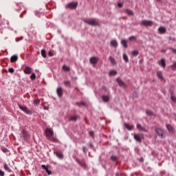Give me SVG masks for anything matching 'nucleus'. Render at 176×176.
I'll return each mask as SVG.
<instances>
[{"instance_id":"26","label":"nucleus","mask_w":176,"mask_h":176,"mask_svg":"<svg viewBox=\"0 0 176 176\" xmlns=\"http://www.w3.org/2000/svg\"><path fill=\"white\" fill-rule=\"evenodd\" d=\"M110 43L113 47H118V41L116 40H112Z\"/></svg>"},{"instance_id":"16","label":"nucleus","mask_w":176,"mask_h":176,"mask_svg":"<svg viewBox=\"0 0 176 176\" xmlns=\"http://www.w3.org/2000/svg\"><path fill=\"white\" fill-rule=\"evenodd\" d=\"M80 119V116H74L71 117L69 120V122H76L77 120H79Z\"/></svg>"},{"instance_id":"23","label":"nucleus","mask_w":176,"mask_h":176,"mask_svg":"<svg viewBox=\"0 0 176 176\" xmlns=\"http://www.w3.org/2000/svg\"><path fill=\"white\" fill-rule=\"evenodd\" d=\"M157 76L161 80H163V79H164V77H163V73L162 72H157Z\"/></svg>"},{"instance_id":"56","label":"nucleus","mask_w":176,"mask_h":176,"mask_svg":"<svg viewBox=\"0 0 176 176\" xmlns=\"http://www.w3.org/2000/svg\"><path fill=\"white\" fill-rule=\"evenodd\" d=\"M89 146H90L91 149H93L94 148V145H93V144H91V143L89 144Z\"/></svg>"},{"instance_id":"52","label":"nucleus","mask_w":176,"mask_h":176,"mask_svg":"<svg viewBox=\"0 0 176 176\" xmlns=\"http://www.w3.org/2000/svg\"><path fill=\"white\" fill-rule=\"evenodd\" d=\"M0 176H5V172L0 170Z\"/></svg>"},{"instance_id":"19","label":"nucleus","mask_w":176,"mask_h":176,"mask_svg":"<svg viewBox=\"0 0 176 176\" xmlns=\"http://www.w3.org/2000/svg\"><path fill=\"white\" fill-rule=\"evenodd\" d=\"M121 45H122L124 49H127L129 47V45H127V40L126 39L121 40Z\"/></svg>"},{"instance_id":"59","label":"nucleus","mask_w":176,"mask_h":176,"mask_svg":"<svg viewBox=\"0 0 176 176\" xmlns=\"http://www.w3.org/2000/svg\"><path fill=\"white\" fill-rule=\"evenodd\" d=\"M170 93L171 96H174V91H170Z\"/></svg>"},{"instance_id":"9","label":"nucleus","mask_w":176,"mask_h":176,"mask_svg":"<svg viewBox=\"0 0 176 176\" xmlns=\"http://www.w3.org/2000/svg\"><path fill=\"white\" fill-rule=\"evenodd\" d=\"M89 63L90 64H91L92 65H97V63H98V58L96 56H92L90 59H89Z\"/></svg>"},{"instance_id":"53","label":"nucleus","mask_w":176,"mask_h":176,"mask_svg":"<svg viewBox=\"0 0 176 176\" xmlns=\"http://www.w3.org/2000/svg\"><path fill=\"white\" fill-rule=\"evenodd\" d=\"M118 8H123V3H118Z\"/></svg>"},{"instance_id":"29","label":"nucleus","mask_w":176,"mask_h":176,"mask_svg":"<svg viewBox=\"0 0 176 176\" xmlns=\"http://www.w3.org/2000/svg\"><path fill=\"white\" fill-rule=\"evenodd\" d=\"M62 68L65 72H69V71H71V68L65 65H64Z\"/></svg>"},{"instance_id":"50","label":"nucleus","mask_w":176,"mask_h":176,"mask_svg":"<svg viewBox=\"0 0 176 176\" xmlns=\"http://www.w3.org/2000/svg\"><path fill=\"white\" fill-rule=\"evenodd\" d=\"M169 49H170V50H171L173 52V53H175V54H176V50L175 49H174L173 47H170Z\"/></svg>"},{"instance_id":"48","label":"nucleus","mask_w":176,"mask_h":176,"mask_svg":"<svg viewBox=\"0 0 176 176\" xmlns=\"http://www.w3.org/2000/svg\"><path fill=\"white\" fill-rule=\"evenodd\" d=\"M102 90H104V91H108V88H107V87H105L104 85H103V86L102 87Z\"/></svg>"},{"instance_id":"30","label":"nucleus","mask_w":176,"mask_h":176,"mask_svg":"<svg viewBox=\"0 0 176 176\" xmlns=\"http://www.w3.org/2000/svg\"><path fill=\"white\" fill-rule=\"evenodd\" d=\"M109 60L111 64H112V65H115L116 64V60H115V58L112 56H109Z\"/></svg>"},{"instance_id":"25","label":"nucleus","mask_w":176,"mask_h":176,"mask_svg":"<svg viewBox=\"0 0 176 176\" xmlns=\"http://www.w3.org/2000/svg\"><path fill=\"white\" fill-rule=\"evenodd\" d=\"M115 75H118L116 70H111L109 73V76H115Z\"/></svg>"},{"instance_id":"55","label":"nucleus","mask_w":176,"mask_h":176,"mask_svg":"<svg viewBox=\"0 0 176 176\" xmlns=\"http://www.w3.org/2000/svg\"><path fill=\"white\" fill-rule=\"evenodd\" d=\"M76 105L78 107H82V104L80 102H76Z\"/></svg>"},{"instance_id":"33","label":"nucleus","mask_w":176,"mask_h":176,"mask_svg":"<svg viewBox=\"0 0 176 176\" xmlns=\"http://www.w3.org/2000/svg\"><path fill=\"white\" fill-rule=\"evenodd\" d=\"M126 13H127L129 16H134V13L133 12V11L131 10L126 9Z\"/></svg>"},{"instance_id":"24","label":"nucleus","mask_w":176,"mask_h":176,"mask_svg":"<svg viewBox=\"0 0 176 176\" xmlns=\"http://www.w3.org/2000/svg\"><path fill=\"white\" fill-rule=\"evenodd\" d=\"M102 99L104 102H109V96H108L103 95Z\"/></svg>"},{"instance_id":"22","label":"nucleus","mask_w":176,"mask_h":176,"mask_svg":"<svg viewBox=\"0 0 176 176\" xmlns=\"http://www.w3.org/2000/svg\"><path fill=\"white\" fill-rule=\"evenodd\" d=\"M54 153L56 155V156H57V157H59L60 159H64V155H63V153L57 151H54Z\"/></svg>"},{"instance_id":"17","label":"nucleus","mask_w":176,"mask_h":176,"mask_svg":"<svg viewBox=\"0 0 176 176\" xmlns=\"http://www.w3.org/2000/svg\"><path fill=\"white\" fill-rule=\"evenodd\" d=\"M124 127H126V129H128L129 131H131V130L134 129V125H130L126 122L124 123Z\"/></svg>"},{"instance_id":"61","label":"nucleus","mask_w":176,"mask_h":176,"mask_svg":"<svg viewBox=\"0 0 176 176\" xmlns=\"http://www.w3.org/2000/svg\"><path fill=\"white\" fill-rule=\"evenodd\" d=\"M116 176H119V173H116Z\"/></svg>"},{"instance_id":"32","label":"nucleus","mask_w":176,"mask_h":176,"mask_svg":"<svg viewBox=\"0 0 176 176\" xmlns=\"http://www.w3.org/2000/svg\"><path fill=\"white\" fill-rule=\"evenodd\" d=\"M4 170L8 171V173H12V169L9 168V166H8L6 164H4Z\"/></svg>"},{"instance_id":"2","label":"nucleus","mask_w":176,"mask_h":176,"mask_svg":"<svg viewBox=\"0 0 176 176\" xmlns=\"http://www.w3.org/2000/svg\"><path fill=\"white\" fill-rule=\"evenodd\" d=\"M84 23H85L86 24H88L89 25H92V26L100 25V23H98V22H96L95 19H85L84 20Z\"/></svg>"},{"instance_id":"14","label":"nucleus","mask_w":176,"mask_h":176,"mask_svg":"<svg viewBox=\"0 0 176 176\" xmlns=\"http://www.w3.org/2000/svg\"><path fill=\"white\" fill-rule=\"evenodd\" d=\"M76 162H77L83 168H87V164H86V162H82L79 159H76Z\"/></svg>"},{"instance_id":"13","label":"nucleus","mask_w":176,"mask_h":176,"mask_svg":"<svg viewBox=\"0 0 176 176\" xmlns=\"http://www.w3.org/2000/svg\"><path fill=\"white\" fill-rule=\"evenodd\" d=\"M41 167L46 171L48 175H52V171L49 170V166L41 165Z\"/></svg>"},{"instance_id":"12","label":"nucleus","mask_w":176,"mask_h":176,"mask_svg":"<svg viewBox=\"0 0 176 176\" xmlns=\"http://www.w3.org/2000/svg\"><path fill=\"white\" fill-rule=\"evenodd\" d=\"M136 127L139 131H143L144 133H148V130L145 127L142 126L141 124H137Z\"/></svg>"},{"instance_id":"37","label":"nucleus","mask_w":176,"mask_h":176,"mask_svg":"<svg viewBox=\"0 0 176 176\" xmlns=\"http://www.w3.org/2000/svg\"><path fill=\"white\" fill-rule=\"evenodd\" d=\"M172 71H176V62H173V64L170 65Z\"/></svg>"},{"instance_id":"41","label":"nucleus","mask_w":176,"mask_h":176,"mask_svg":"<svg viewBox=\"0 0 176 176\" xmlns=\"http://www.w3.org/2000/svg\"><path fill=\"white\" fill-rule=\"evenodd\" d=\"M1 151L4 153H8V152H9V150H8V148H5V147H1Z\"/></svg>"},{"instance_id":"31","label":"nucleus","mask_w":176,"mask_h":176,"mask_svg":"<svg viewBox=\"0 0 176 176\" xmlns=\"http://www.w3.org/2000/svg\"><path fill=\"white\" fill-rule=\"evenodd\" d=\"M146 114L147 115V116H155V113H153L152 111L148 109L146 110Z\"/></svg>"},{"instance_id":"27","label":"nucleus","mask_w":176,"mask_h":176,"mask_svg":"<svg viewBox=\"0 0 176 176\" xmlns=\"http://www.w3.org/2000/svg\"><path fill=\"white\" fill-rule=\"evenodd\" d=\"M122 57H123V60H124V63H126V64L129 63V56H127V54H124Z\"/></svg>"},{"instance_id":"64","label":"nucleus","mask_w":176,"mask_h":176,"mask_svg":"<svg viewBox=\"0 0 176 176\" xmlns=\"http://www.w3.org/2000/svg\"><path fill=\"white\" fill-rule=\"evenodd\" d=\"M21 17H23V14L21 15Z\"/></svg>"},{"instance_id":"4","label":"nucleus","mask_w":176,"mask_h":176,"mask_svg":"<svg viewBox=\"0 0 176 176\" xmlns=\"http://www.w3.org/2000/svg\"><path fill=\"white\" fill-rule=\"evenodd\" d=\"M21 138L23 139L25 141L30 138V135H28V132L25 129H23L21 133Z\"/></svg>"},{"instance_id":"57","label":"nucleus","mask_w":176,"mask_h":176,"mask_svg":"<svg viewBox=\"0 0 176 176\" xmlns=\"http://www.w3.org/2000/svg\"><path fill=\"white\" fill-rule=\"evenodd\" d=\"M44 109H45L46 111H49V107L44 106Z\"/></svg>"},{"instance_id":"43","label":"nucleus","mask_w":176,"mask_h":176,"mask_svg":"<svg viewBox=\"0 0 176 176\" xmlns=\"http://www.w3.org/2000/svg\"><path fill=\"white\" fill-rule=\"evenodd\" d=\"M170 100L171 101H173V102H176V97L174 96H170Z\"/></svg>"},{"instance_id":"49","label":"nucleus","mask_w":176,"mask_h":176,"mask_svg":"<svg viewBox=\"0 0 176 176\" xmlns=\"http://www.w3.org/2000/svg\"><path fill=\"white\" fill-rule=\"evenodd\" d=\"M81 105H82V107H87V103L85 102H81Z\"/></svg>"},{"instance_id":"60","label":"nucleus","mask_w":176,"mask_h":176,"mask_svg":"<svg viewBox=\"0 0 176 176\" xmlns=\"http://www.w3.org/2000/svg\"><path fill=\"white\" fill-rule=\"evenodd\" d=\"M140 162H144V158H141Z\"/></svg>"},{"instance_id":"39","label":"nucleus","mask_w":176,"mask_h":176,"mask_svg":"<svg viewBox=\"0 0 176 176\" xmlns=\"http://www.w3.org/2000/svg\"><path fill=\"white\" fill-rule=\"evenodd\" d=\"M36 78V75H35V73H32L30 76V79H32V80H35Z\"/></svg>"},{"instance_id":"10","label":"nucleus","mask_w":176,"mask_h":176,"mask_svg":"<svg viewBox=\"0 0 176 176\" xmlns=\"http://www.w3.org/2000/svg\"><path fill=\"white\" fill-rule=\"evenodd\" d=\"M53 134H54V132H53V131H52V129H50L49 128H47L45 129V135H46V137H47L48 138L53 137Z\"/></svg>"},{"instance_id":"3","label":"nucleus","mask_w":176,"mask_h":176,"mask_svg":"<svg viewBox=\"0 0 176 176\" xmlns=\"http://www.w3.org/2000/svg\"><path fill=\"white\" fill-rule=\"evenodd\" d=\"M116 82H117L120 87H122L123 89H127V85L122 79L118 78L116 79Z\"/></svg>"},{"instance_id":"20","label":"nucleus","mask_w":176,"mask_h":176,"mask_svg":"<svg viewBox=\"0 0 176 176\" xmlns=\"http://www.w3.org/2000/svg\"><path fill=\"white\" fill-rule=\"evenodd\" d=\"M31 69H32L31 67L26 66L23 70V72L27 75H30V74H31L32 72Z\"/></svg>"},{"instance_id":"28","label":"nucleus","mask_w":176,"mask_h":176,"mask_svg":"<svg viewBox=\"0 0 176 176\" xmlns=\"http://www.w3.org/2000/svg\"><path fill=\"white\" fill-rule=\"evenodd\" d=\"M17 60H18L17 55H14V56H11V58H10L11 63H14V62L17 61Z\"/></svg>"},{"instance_id":"11","label":"nucleus","mask_w":176,"mask_h":176,"mask_svg":"<svg viewBox=\"0 0 176 176\" xmlns=\"http://www.w3.org/2000/svg\"><path fill=\"white\" fill-rule=\"evenodd\" d=\"M166 129L168 133H170V134H174V133L175 132V129H174V126H173L170 124H166Z\"/></svg>"},{"instance_id":"46","label":"nucleus","mask_w":176,"mask_h":176,"mask_svg":"<svg viewBox=\"0 0 176 176\" xmlns=\"http://www.w3.org/2000/svg\"><path fill=\"white\" fill-rule=\"evenodd\" d=\"M52 141H53V142H60L58 139H57L56 138H52Z\"/></svg>"},{"instance_id":"8","label":"nucleus","mask_w":176,"mask_h":176,"mask_svg":"<svg viewBox=\"0 0 176 176\" xmlns=\"http://www.w3.org/2000/svg\"><path fill=\"white\" fill-rule=\"evenodd\" d=\"M155 133L160 138H164V131L160 128H155Z\"/></svg>"},{"instance_id":"15","label":"nucleus","mask_w":176,"mask_h":176,"mask_svg":"<svg viewBox=\"0 0 176 176\" xmlns=\"http://www.w3.org/2000/svg\"><path fill=\"white\" fill-rule=\"evenodd\" d=\"M159 65H161L162 68H166V59L162 58L160 60L158 61Z\"/></svg>"},{"instance_id":"36","label":"nucleus","mask_w":176,"mask_h":176,"mask_svg":"<svg viewBox=\"0 0 176 176\" xmlns=\"http://www.w3.org/2000/svg\"><path fill=\"white\" fill-rule=\"evenodd\" d=\"M64 84L67 87H71V81H69V80L64 81Z\"/></svg>"},{"instance_id":"5","label":"nucleus","mask_w":176,"mask_h":176,"mask_svg":"<svg viewBox=\"0 0 176 176\" xmlns=\"http://www.w3.org/2000/svg\"><path fill=\"white\" fill-rule=\"evenodd\" d=\"M140 24L142 25H144L145 27H152L153 25V21H146V20H142L140 22Z\"/></svg>"},{"instance_id":"21","label":"nucleus","mask_w":176,"mask_h":176,"mask_svg":"<svg viewBox=\"0 0 176 176\" xmlns=\"http://www.w3.org/2000/svg\"><path fill=\"white\" fill-rule=\"evenodd\" d=\"M56 93L58 94V96L59 97H63V88L61 87H60L59 88H58L56 89Z\"/></svg>"},{"instance_id":"54","label":"nucleus","mask_w":176,"mask_h":176,"mask_svg":"<svg viewBox=\"0 0 176 176\" xmlns=\"http://www.w3.org/2000/svg\"><path fill=\"white\" fill-rule=\"evenodd\" d=\"M131 39H137V38L135 36H131L129 37V41H131Z\"/></svg>"},{"instance_id":"38","label":"nucleus","mask_w":176,"mask_h":176,"mask_svg":"<svg viewBox=\"0 0 176 176\" xmlns=\"http://www.w3.org/2000/svg\"><path fill=\"white\" fill-rule=\"evenodd\" d=\"M41 56L44 58H46V51L45 50H41Z\"/></svg>"},{"instance_id":"40","label":"nucleus","mask_w":176,"mask_h":176,"mask_svg":"<svg viewBox=\"0 0 176 176\" xmlns=\"http://www.w3.org/2000/svg\"><path fill=\"white\" fill-rule=\"evenodd\" d=\"M40 103H41V100H34L33 102L34 105H39Z\"/></svg>"},{"instance_id":"47","label":"nucleus","mask_w":176,"mask_h":176,"mask_svg":"<svg viewBox=\"0 0 176 176\" xmlns=\"http://www.w3.org/2000/svg\"><path fill=\"white\" fill-rule=\"evenodd\" d=\"M168 39H169V41H173V42H175V37H171V36H170V37H168Z\"/></svg>"},{"instance_id":"34","label":"nucleus","mask_w":176,"mask_h":176,"mask_svg":"<svg viewBox=\"0 0 176 176\" xmlns=\"http://www.w3.org/2000/svg\"><path fill=\"white\" fill-rule=\"evenodd\" d=\"M118 159V156H116V155H111L110 157V160H111L112 162H117Z\"/></svg>"},{"instance_id":"51","label":"nucleus","mask_w":176,"mask_h":176,"mask_svg":"<svg viewBox=\"0 0 176 176\" xmlns=\"http://www.w3.org/2000/svg\"><path fill=\"white\" fill-rule=\"evenodd\" d=\"M48 56H50V57H53V52H52V51H49Z\"/></svg>"},{"instance_id":"44","label":"nucleus","mask_w":176,"mask_h":176,"mask_svg":"<svg viewBox=\"0 0 176 176\" xmlns=\"http://www.w3.org/2000/svg\"><path fill=\"white\" fill-rule=\"evenodd\" d=\"M8 72H10V74H14V69H13V67H10L8 69Z\"/></svg>"},{"instance_id":"45","label":"nucleus","mask_w":176,"mask_h":176,"mask_svg":"<svg viewBox=\"0 0 176 176\" xmlns=\"http://www.w3.org/2000/svg\"><path fill=\"white\" fill-rule=\"evenodd\" d=\"M89 135H90V137H92V138H94V131H89Z\"/></svg>"},{"instance_id":"62","label":"nucleus","mask_w":176,"mask_h":176,"mask_svg":"<svg viewBox=\"0 0 176 176\" xmlns=\"http://www.w3.org/2000/svg\"><path fill=\"white\" fill-rule=\"evenodd\" d=\"M162 52H163L164 53H166V50H163Z\"/></svg>"},{"instance_id":"7","label":"nucleus","mask_w":176,"mask_h":176,"mask_svg":"<svg viewBox=\"0 0 176 176\" xmlns=\"http://www.w3.org/2000/svg\"><path fill=\"white\" fill-rule=\"evenodd\" d=\"M142 138H144V135L143 134H138V133H134L133 134V138L134 140H135V141H137V142H142Z\"/></svg>"},{"instance_id":"42","label":"nucleus","mask_w":176,"mask_h":176,"mask_svg":"<svg viewBox=\"0 0 176 176\" xmlns=\"http://www.w3.org/2000/svg\"><path fill=\"white\" fill-rule=\"evenodd\" d=\"M89 149L86 146H82V151L84 153H87Z\"/></svg>"},{"instance_id":"1","label":"nucleus","mask_w":176,"mask_h":176,"mask_svg":"<svg viewBox=\"0 0 176 176\" xmlns=\"http://www.w3.org/2000/svg\"><path fill=\"white\" fill-rule=\"evenodd\" d=\"M78 3L77 1H72L67 3V5L66 6V9L75 10H76V8H78Z\"/></svg>"},{"instance_id":"35","label":"nucleus","mask_w":176,"mask_h":176,"mask_svg":"<svg viewBox=\"0 0 176 176\" xmlns=\"http://www.w3.org/2000/svg\"><path fill=\"white\" fill-rule=\"evenodd\" d=\"M131 54L133 56V57H136V56L140 54V52L137 50H134L131 52Z\"/></svg>"},{"instance_id":"18","label":"nucleus","mask_w":176,"mask_h":176,"mask_svg":"<svg viewBox=\"0 0 176 176\" xmlns=\"http://www.w3.org/2000/svg\"><path fill=\"white\" fill-rule=\"evenodd\" d=\"M158 31L160 34H166V32H167V29H166L164 26H161L158 28Z\"/></svg>"},{"instance_id":"63","label":"nucleus","mask_w":176,"mask_h":176,"mask_svg":"<svg viewBox=\"0 0 176 176\" xmlns=\"http://www.w3.org/2000/svg\"><path fill=\"white\" fill-rule=\"evenodd\" d=\"M157 2H160V0H157Z\"/></svg>"},{"instance_id":"58","label":"nucleus","mask_w":176,"mask_h":176,"mask_svg":"<svg viewBox=\"0 0 176 176\" xmlns=\"http://www.w3.org/2000/svg\"><path fill=\"white\" fill-rule=\"evenodd\" d=\"M133 94H135L136 98H138V95H137V91L133 92Z\"/></svg>"},{"instance_id":"6","label":"nucleus","mask_w":176,"mask_h":176,"mask_svg":"<svg viewBox=\"0 0 176 176\" xmlns=\"http://www.w3.org/2000/svg\"><path fill=\"white\" fill-rule=\"evenodd\" d=\"M21 111H23V112H25V113H27V115H32V111L28 109V107H22L21 105L19 106Z\"/></svg>"}]
</instances>
